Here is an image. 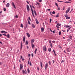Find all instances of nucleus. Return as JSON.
I'll use <instances>...</instances> for the list:
<instances>
[{
    "label": "nucleus",
    "instance_id": "obj_19",
    "mask_svg": "<svg viewBox=\"0 0 75 75\" xmlns=\"http://www.w3.org/2000/svg\"><path fill=\"white\" fill-rule=\"evenodd\" d=\"M64 27H66V28H68L69 27H70V26H68V25H65Z\"/></svg>",
    "mask_w": 75,
    "mask_h": 75
},
{
    "label": "nucleus",
    "instance_id": "obj_6",
    "mask_svg": "<svg viewBox=\"0 0 75 75\" xmlns=\"http://www.w3.org/2000/svg\"><path fill=\"white\" fill-rule=\"evenodd\" d=\"M64 16L65 17H66V19H70V17H68V15H67V14L65 15H64Z\"/></svg>",
    "mask_w": 75,
    "mask_h": 75
},
{
    "label": "nucleus",
    "instance_id": "obj_34",
    "mask_svg": "<svg viewBox=\"0 0 75 75\" xmlns=\"http://www.w3.org/2000/svg\"><path fill=\"white\" fill-rule=\"evenodd\" d=\"M58 47L60 49H62V47H61V46L60 45H59Z\"/></svg>",
    "mask_w": 75,
    "mask_h": 75
},
{
    "label": "nucleus",
    "instance_id": "obj_28",
    "mask_svg": "<svg viewBox=\"0 0 75 75\" xmlns=\"http://www.w3.org/2000/svg\"><path fill=\"white\" fill-rule=\"evenodd\" d=\"M48 50L49 51V52H51V48H49L48 49Z\"/></svg>",
    "mask_w": 75,
    "mask_h": 75
},
{
    "label": "nucleus",
    "instance_id": "obj_24",
    "mask_svg": "<svg viewBox=\"0 0 75 75\" xmlns=\"http://www.w3.org/2000/svg\"><path fill=\"white\" fill-rule=\"evenodd\" d=\"M6 37H7V38H10V35L8 34L7 35H6Z\"/></svg>",
    "mask_w": 75,
    "mask_h": 75
},
{
    "label": "nucleus",
    "instance_id": "obj_33",
    "mask_svg": "<svg viewBox=\"0 0 75 75\" xmlns=\"http://www.w3.org/2000/svg\"><path fill=\"white\" fill-rule=\"evenodd\" d=\"M55 5L57 6V7H58V4L57 3H55Z\"/></svg>",
    "mask_w": 75,
    "mask_h": 75
},
{
    "label": "nucleus",
    "instance_id": "obj_51",
    "mask_svg": "<svg viewBox=\"0 0 75 75\" xmlns=\"http://www.w3.org/2000/svg\"><path fill=\"white\" fill-rule=\"evenodd\" d=\"M26 2H27V3H28V4H29V2H28V1H26Z\"/></svg>",
    "mask_w": 75,
    "mask_h": 75
},
{
    "label": "nucleus",
    "instance_id": "obj_60",
    "mask_svg": "<svg viewBox=\"0 0 75 75\" xmlns=\"http://www.w3.org/2000/svg\"><path fill=\"white\" fill-rule=\"evenodd\" d=\"M28 64H30V61H28Z\"/></svg>",
    "mask_w": 75,
    "mask_h": 75
},
{
    "label": "nucleus",
    "instance_id": "obj_44",
    "mask_svg": "<svg viewBox=\"0 0 75 75\" xmlns=\"http://www.w3.org/2000/svg\"><path fill=\"white\" fill-rule=\"evenodd\" d=\"M51 21H52V19H50V23H51Z\"/></svg>",
    "mask_w": 75,
    "mask_h": 75
},
{
    "label": "nucleus",
    "instance_id": "obj_54",
    "mask_svg": "<svg viewBox=\"0 0 75 75\" xmlns=\"http://www.w3.org/2000/svg\"><path fill=\"white\" fill-rule=\"evenodd\" d=\"M67 41L68 42L71 41V40H70V39H68L67 40Z\"/></svg>",
    "mask_w": 75,
    "mask_h": 75
},
{
    "label": "nucleus",
    "instance_id": "obj_12",
    "mask_svg": "<svg viewBox=\"0 0 75 75\" xmlns=\"http://www.w3.org/2000/svg\"><path fill=\"white\" fill-rule=\"evenodd\" d=\"M23 42L24 43L25 42V36H24L23 38Z\"/></svg>",
    "mask_w": 75,
    "mask_h": 75
},
{
    "label": "nucleus",
    "instance_id": "obj_57",
    "mask_svg": "<svg viewBox=\"0 0 75 75\" xmlns=\"http://www.w3.org/2000/svg\"><path fill=\"white\" fill-rule=\"evenodd\" d=\"M3 35H4L5 36H6H6H7V35H6V34H3Z\"/></svg>",
    "mask_w": 75,
    "mask_h": 75
},
{
    "label": "nucleus",
    "instance_id": "obj_5",
    "mask_svg": "<svg viewBox=\"0 0 75 75\" xmlns=\"http://www.w3.org/2000/svg\"><path fill=\"white\" fill-rule=\"evenodd\" d=\"M69 10H70V7H69L68 9L66 11V14H68V13H69Z\"/></svg>",
    "mask_w": 75,
    "mask_h": 75
},
{
    "label": "nucleus",
    "instance_id": "obj_55",
    "mask_svg": "<svg viewBox=\"0 0 75 75\" xmlns=\"http://www.w3.org/2000/svg\"><path fill=\"white\" fill-rule=\"evenodd\" d=\"M61 31H63V32H65V30H62Z\"/></svg>",
    "mask_w": 75,
    "mask_h": 75
},
{
    "label": "nucleus",
    "instance_id": "obj_59",
    "mask_svg": "<svg viewBox=\"0 0 75 75\" xmlns=\"http://www.w3.org/2000/svg\"><path fill=\"white\" fill-rule=\"evenodd\" d=\"M63 10H65V6H64L63 7Z\"/></svg>",
    "mask_w": 75,
    "mask_h": 75
},
{
    "label": "nucleus",
    "instance_id": "obj_17",
    "mask_svg": "<svg viewBox=\"0 0 75 75\" xmlns=\"http://www.w3.org/2000/svg\"><path fill=\"white\" fill-rule=\"evenodd\" d=\"M22 72L23 74V75H24L25 74V70H22Z\"/></svg>",
    "mask_w": 75,
    "mask_h": 75
},
{
    "label": "nucleus",
    "instance_id": "obj_13",
    "mask_svg": "<svg viewBox=\"0 0 75 75\" xmlns=\"http://www.w3.org/2000/svg\"><path fill=\"white\" fill-rule=\"evenodd\" d=\"M41 31L42 32H43L44 31V28L42 27L41 28Z\"/></svg>",
    "mask_w": 75,
    "mask_h": 75
},
{
    "label": "nucleus",
    "instance_id": "obj_56",
    "mask_svg": "<svg viewBox=\"0 0 75 75\" xmlns=\"http://www.w3.org/2000/svg\"><path fill=\"white\" fill-rule=\"evenodd\" d=\"M15 17L16 18H18V16H15Z\"/></svg>",
    "mask_w": 75,
    "mask_h": 75
},
{
    "label": "nucleus",
    "instance_id": "obj_62",
    "mask_svg": "<svg viewBox=\"0 0 75 75\" xmlns=\"http://www.w3.org/2000/svg\"><path fill=\"white\" fill-rule=\"evenodd\" d=\"M53 33L54 34L55 33V30H54L53 31Z\"/></svg>",
    "mask_w": 75,
    "mask_h": 75
},
{
    "label": "nucleus",
    "instance_id": "obj_21",
    "mask_svg": "<svg viewBox=\"0 0 75 75\" xmlns=\"http://www.w3.org/2000/svg\"><path fill=\"white\" fill-rule=\"evenodd\" d=\"M28 44V41H26L25 45H27Z\"/></svg>",
    "mask_w": 75,
    "mask_h": 75
},
{
    "label": "nucleus",
    "instance_id": "obj_18",
    "mask_svg": "<svg viewBox=\"0 0 75 75\" xmlns=\"http://www.w3.org/2000/svg\"><path fill=\"white\" fill-rule=\"evenodd\" d=\"M21 58L22 59V61H24V58L23 57V56H21Z\"/></svg>",
    "mask_w": 75,
    "mask_h": 75
},
{
    "label": "nucleus",
    "instance_id": "obj_49",
    "mask_svg": "<svg viewBox=\"0 0 75 75\" xmlns=\"http://www.w3.org/2000/svg\"><path fill=\"white\" fill-rule=\"evenodd\" d=\"M25 74H27V70L25 69Z\"/></svg>",
    "mask_w": 75,
    "mask_h": 75
},
{
    "label": "nucleus",
    "instance_id": "obj_63",
    "mask_svg": "<svg viewBox=\"0 0 75 75\" xmlns=\"http://www.w3.org/2000/svg\"><path fill=\"white\" fill-rule=\"evenodd\" d=\"M67 3H71V2L69 1H67Z\"/></svg>",
    "mask_w": 75,
    "mask_h": 75
},
{
    "label": "nucleus",
    "instance_id": "obj_8",
    "mask_svg": "<svg viewBox=\"0 0 75 75\" xmlns=\"http://www.w3.org/2000/svg\"><path fill=\"white\" fill-rule=\"evenodd\" d=\"M23 64H20V69L21 70L23 68Z\"/></svg>",
    "mask_w": 75,
    "mask_h": 75
},
{
    "label": "nucleus",
    "instance_id": "obj_31",
    "mask_svg": "<svg viewBox=\"0 0 75 75\" xmlns=\"http://www.w3.org/2000/svg\"><path fill=\"white\" fill-rule=\"evenodd\" d=\"M59 13L57 14L56 17L57 18V17H59Z\"/></svg>",
    "mask_w": 75,
    "mask_h": 75
},
{
    "label": "nucleus",
    "instance_id": "obj_45",
    "mask_svg": "<svg viewBox=\"0 0 75 75\" xmlns=\"http://www.w3.org/2000/svg\"><path fill=\"white\" fill-rule=\"evenodd\" d=\"M37 69L38 71H39V70H40V69L39 67H38L37 68Z\"/></svg>",
    "mask_w": 75,
    "mask_h": 75
},
{
    "label": "nucleus",
    "instance_id": "obj_7",
    "mask_svg": "<svg viewBox=\"0 0 75 75\" xmlns=\"http://www.w3.org/2000/svg\"><path fill=\"white\" fill-rule=\"evenodd\" d=\"M43 50L44 51H47V47H46V46H44L43 47Z\"/></svg>",
    "mask_w": 75,
    "mask_h": 75
},
{
    "label": "nucleus",
    "instance_id": "obj_4",
    "mask_svg": "<svg viewBox=\"0 0 75 75\" xmlns=\"http://www.w3.org/2000/svg\"><path fill=\"white\" fill-rule=\"evenodd\" d=\"M12 6L13 7H14V8H15V9H16V6H15V5L14 4V2H12Z\"/></svg>",
    "mask_w": 75,
    "mask_h": 75
},
{
    "label": "nucleus",
    "instance_id": "obj_16",
    "mask_svg": "<svg viewBox=\"0 0 75 75\" xmlns=\"http://www.w3.org/2000/svg\"><path fill=\"white\" fill-rule=\"evenodd\" d=\"M40 66L42 68V62H40Z\"/></svg>",
    "mask_w": 75,
    "mask_h": 75
},
{
    "label": "nucleus",
    "instance_id": "obj_26",
    "mask_svg": "<svg viewBox=\"0 0 75 75\" xmlns=\"http://www.w3.org/2000/svg\"><path fill=\"white\" fill-rule=\"evenodd\" d=\"M34 13L35 16H37V13H36V11H35V9H34Z\"/></svg>",
    "mask_w": 75,
    "mask_h": 75
},
{
    "label": "nucleus",
    "instance_id": "obj_46",
    "mask_svg": "<svg viewBox=\"0 0 75 75\" xmlns=\"http://www.w3.org/2000/svg\"><path fill=\"white\" fill-rule=\"evenodd\" d=\"M30 56H31V54H28V56L29 57H30Z\"/></svg>",
    "mask_w": 75,
    "mask_h": 75
},
{
    "label": "nucleus",
    "instance_id": "obj_36",
    "mask_svg": "<svg viewBox=\"0 0 75 75\" xmlns=\"http://www.w3.org/2000/svg\"><path fill=\"white\" fill-rule=\"evenodd\" d=\"M52 14H55V12L53 11L52 12Z\"/></svg>",
    "mask_w": 75,
    "mask_h": 75
},
{
    "label": "nucleus",
    "instance_id": "obj_15",
    "mask_svg": "<svg viewBox=\"0 0 75 75\" xmlns=\"http://www.w3.org/2000/svg\"><path fill=\"white\" fill-rule=\"evenodd\" d=\"M21 49H22V48H23V42H21Z\"/></svg>",
    "mask_w": 75,
    "mask_h": 75
},
{
    "label": "nucleus",
    "instance_id": "obj_40",
    "mask_svg": "<svg viewBox=\"0 0 75 75\" xmlns=\"http://www.w3.org/2000/svg\"><path fill=\"white\" fill-rule=\"evenodd\" d=\"M67 52H69L70 51H69V49H68L67 50Z\"/></svg>",
    "mask_w": 75,
    "mask_h": 75
},
{
    "label": "nucleus",
    "instance_id": "obj_3",
    "mask_svg": "<svg viewBox=\"0 0 75 75\" xmlns=\"http://www.w3.org/2000/svg\"><path fill=\"white\" fill-rule=\"evenodd\" d=\"M26 7L27 10H28V13H29V12L30 11V8L29 7V6H28V5H26Z\"/></svg>",
    "mask_w": 75,
    "mask_h": 75
},
{
    "label": "nucleus",
    "instance_id": "obj_61",
    "mask_svg": "<svg viewBox=\"0 0 75 75\" xmlns=\"http://www.w3.org/2000/svg\"><path fill=\"white\" fill-rule=\"evenodd\" d=\"M60 8H58V10H60Z\"/></svg>",
    "mask_w": 75,
    "mask_h": 75
},
{
    "label": "nucleus",
    "instance_id": "obj_1",
    "mask_svg": "<svg viewBox=\"0 0 75 75\" xmlns=\"http://www.w3.org/2000/svg\"><path fill=\"white\" fill-rule=\"evenodd\" d=\"M30 7L31 8V11H32V15L33 17H35L34 15V13L33 12V8H32V7H33V8L35 9V7H34V5H33V4H32V6H31V5H30Z\"/></svg>",
    "mask_w": 75,
    "mask_h": 75
},
{
    "label": "nucleus",
    "instance_id": "obj_47",
    "mask_svg": "<svg viewBox=\"0 0 75 75\" xmlns=\"http://www.w3.org/2000/svg\"><path fill=\"white\" fill-rule=\"evenodd\" d=\"M49 64L50 65H51V62L50 61L49 62Z\"/></svg>",
    "mask_w": 75,
    "mask_h": 75
},
{
    "label": "nucleus",
    "instance_id": "obj_14",
    "mask_svg": "<svg viewBox=\"0 0 75 75\" xmlns=\"http://www.w3.org/2000/svg\"><path fill=\"white\" fill-rule=\"evenodd\" d=\"M26 34L28 36V37L29 38L30 37V33H27Z\"/></svg>",
    "mask_w": 75,
    "mask_h": 75
},
{
    "label": "nucleus",
    "instance_id": "obj_10",
    "mask_svg": "<svg viewBox=\"0 0 75 75\" xmlns=\"http://www.w3.org/2000/svg\"><path fill=\"white\" fill-rule=\"evenodd\" d=\"M6 7H9L10 6V4L9 3H8L6 4Z\"/></svg>",
    "mask_w": 75,
    "mask_h": 75
},
{
    "label": "nucleus",
    "instance_id": "obj_53",
    "mask_svg": "<svg viewBox=\"0 0 75 75\" xmlns=\"http://www.w3.org/2000/svg\"><path fill=\"white\" fill-rule=\"evenodd\" d=\"M56 27L58 28H59V26L58 25H56Z\"/></svg>",
    "mask_w": 75,
    "mask_h": 75
},
{
    "label": "nucleus",
    "instance_id": "obj_43",
    "mask_svg": "<svg viewBox=\"0 0 75 75\" xmlns=\"http://www.w3.org/2000/svg\"><path fill=\"white\" fill-rule=\"evenodd\" d=\"M21 27L22 28H23V24H21Z\"/></svg>",
    "mask_w": 75,
    "mask_h": 75
},
{
    "label": "nucleus",
    "instance_id": "obj_27",
    "mask_svg": "<svg viewBox=\"0 0 75 75\" xmlns=\"http://www.w3.org/2000/svg\"><path fill=\"white\" fill-rule=\"evenodd\" d=\"M53 51L54 52V54L55 56H57V54H56L55 53V50H53Z\"/></svg>",
    "mask_w": 75,
    "mask_h": 75
},
{
    "label": "nucleus",
    "instance_id": "obj_42",
    "mask_svg": "<svg viewBox=\"0 0 75 75\" xmlns=\"http://www.w3.org/2000/svg\"><path fill=\"white\" fill-rule=\"evenodd\" d=\"M58 2H60V3H61V2H62L63 1H59V0H58V1H57Z\"/></svg>",
    "mask_w": 75,
    "mask_h": 75
},
{
    "label": "nucleus",
    "instance_id": "obj_32",
    "mask_svg": "<svg viewBox=\"0 0 75 75\" xmlns=\"http://www.w3.org/2000/svg\"><path fill=\"white\" fill-rule=\"evenodd\" d=\"M2 33H5V31H1Z\"/></svg>",
    "mask_w": 75,
    "mask_h": 75
},
{
    "label": "nucleus",
    "instance_id": "obj_52",
    "mask_svg": "<svg viewBox=\"0 0 75 75\" xmlns=\"http://www.w3.org/2000/svg\"><path fill=\"white\" fill-rule=\"evenodd\" d=\"M49 43H51V40H50L49 42Z\"/></svg>",
    "mask_w": 75,
    "mask_h": 75
},
{
    "label": "nucleus",
    "instance_id": "obj_50",
    "mask_svg": "<svg viewBox=\"0 0 75 75\" xmlns=\"http://www.w3.org/2000/svg\"><path fill=\"white\" fill-rule=\"evenodd\" d=\"M64 62V60H62L61 61V63H63V62Z\"/></svg>",
    "mask_w": 75,
    "mask_h": 75
},
{
    "label": "nucleus",
    "instance_id": "obj_39",
    "mask_svg": "<svg viewBox=\"0 0 75 75\" xmlns=\"http://www.w3.org/2000/svg\"><path fill=\"white\" fill-rule=\"evenodd\" d=\"M4 11H6V8H4Z\"/></svg>",
    "mask_w": 75,
    "mask_h": 75
},
{
    "label": "nucleus",
    "instance_id": "obj_29",
    "mask_svg": "<svg viewBox=\"0 0 75 75\" xmlns=\"http://www.w3.org/2000/svg\"><path fill=\"white\" fill-rule=\"evenodd\" d=\"M37 51V48H36L35 50V54H36V52Z\"/></svg>",
    "mask_w": 75,
    "mask_h": 75
},
{
    "label": "nucleus",
    "instance_id": "obj_9",
    "mask_svg": "<svg viewBox=\"0 0 75 75\" xmlns=\"http://www.w3.org/2000/svg\"><path fill=\"white\" fill-rule=\"evenodd\" d=\"M35 21L36 22V24H38L39 23V22H38V20H37V19L36 18L35 19Z\"/></svg>",
    "mask_w": 75,
    "mask_h": 75
},
{
    "label": "nucleus",
    "instance_id": "obj_38",
    "mask_svg": "<svg viewBox=\"0 0 75 75\" xmlns=\"http://www.w3.org/2000/svg\"><path fill=\"white\" fill-rule=\"evenodd\" d=\"M28 23L29 24H31V23H30V22L28 20Z\"/></svg>",
    "mask_w": 75,
    "mask_h": 75
},
{
    "label": "nucleus",
    "instance_id": "obj_35",
    "mask_svg": "<svg viewBox=\"0 0 75 75\" xmlns=\"http://www.w3.org/2000/svg\"><path fill=\"white\" fill-rule=\"evenodd\" d=\"M71 27H70L67 30H68V31H69V30H70V29H71Z\"/></svg>",
    "mask_w": 75,
    "mask_h": 75
},
{
    "label": "nucleus",
    "instance_id": "obj_37",
    "mask_svg": "<svg viewBox=\"0 0 75 75\" xmlns=\"http://www.w3.org/2000/svg\"><path fill=\"white\" fill-rule=\"evenodd\" d=\"M61 31H60L59 32V35H61Z\"/></svg>",
    "mask_w": 75,
    "mask_h": 75
},
{
    "label": "nucleus",
    "instance_id": "obj_2",
    "mask_svg": "<svg viewBox=\"0 0 75 75\" xmlns=\"http://www.w3.org/2000/svg\"><path fill=\"white\" fill-rule=\"evenodd\" d=\"M34 41H35V40L34 39H32L31 40V44L32 48H34V47H35V45L33 44V42H34Z\"/></svg>",
    "mask_w": 75,
    "mask_h": 75
},
{
    "label": "nucleus",
    "instance_id": "obj_20",
    "mask_svg": "<svg viewBox=\"0 0 75 75\" xmlns=\"http://www.w3.org/2000/svg\"><path fill=\"white\" fill-rule=\"evenodd\" d=\"M69 38L70 39H71V40H72V37L71 36H69Z\"/></svg>",
    "mask_w": 75,
    "mask_h": 75
},
{
    "label": "nucleus",
    "instance_id": "obj_25",
    "mask_svg": "<svg viewBox=\"0 0 75 75\" xmlns=\"http://www.w3.org/2000/svg\"><path fill=\"white\" fill-rule=\"evenodd\" d=\"M50 45L51 48H52V47H53L52 44V43H51L50 44Z\"/></svg>",
    "mask_w": 75,
    "mask_h": 75
},
{
    "label": "nucleus",
    "instance_id": "obj_48",
    "mask_svg": "<svg viewBox=\"0 0 75 75\" xmlns=\"http://www.w3.org/2000/svg\"><path fill=\"white\" fill-rule=\"evenodd\" d=\"M39 2H42V0H39Z\"/></svg>",
    "mask_w": 75,
    "mask_h": 75
},
{
    "label": "nucleus",
    "instance_id": "obj_11",
    "mask_svg": "<svg viewBox=\"0 0 75 75\" xmlns=\"http://www.w3.org/2000/svg\"><path fill=\"white\" fill-rule=\"evenodd\" d=\"M47 68H48V63H47L45 64V69H46Z\"/></svg>",
    "mask_w": 75,
    "mask_h": 75
},
{
    "label": "nucleus",
    "instance_id": "obj_30",
    "mask_svg": "<svg viewBox=\"0 0 75 75\" xmlns=\"http://www.w3.org/2000/svg\"><path fill=\"white\" fill-rule=\"evenodd\" d=\"M27 71H28V74H29V73H30V69H29V68H28L27 69Z\"/></svg>",
    "mask_w": 75,
    "mask_h": 75
},
{
    "label": "nucleus",
    "instance_id": "obj_23",
    "mask_svg": "<svg viewBox=\"0 0 75 75\" xmlns=\"http://www.w3.org/2000/svg\"><path fill=\"white\" fill-rule=\"evenodd\" d=\"M57 25L59 26H61V23H57Z\"/></svg>",
    "mask_w": 75,
    "mask_h": 75
},
{
    "label": "nucleus",
    "instance_id": "obj_58",
    "mask_svg": "<svg viewBox=\"0 0 75 75\" xmlns=\"http://www.w3.org/2000/svg\"><path fill=\"white\" fill-rule=\"evenodd\" d=\"M31 55H32V57H33V53H32L31 54Z\"/></svg>",
    "mask_w": 75,
    "mask_h": 75
},
{
    "label": "nucleus",
    "instance_id": "obj_22",
    "mask_svg": "<svg viewBox=\"0 0 75 75\" xmlns=\"http://www.w3.org/2000/svg\"><path fill=\"white\" fill-rule=\"evenodd\" d=\"M32 25L33 28H35V25H34V24L32 23Z\"/></svg>",
    "mask_w": 75,
    "mask_h": 75
},
{
    "label": "nucleus",
    "instance_id": "obj_41",
    "mask_svg": "<svg viewBox=\"0 0 75 75\" xmlns=\"http://www.w3.org/2000/svg\"><path fill=\"white\" fill-rule=\"evenodd\" d=\"M47 11H51V9H47Z\"/></svg>",
    "mask_w": 75,
    "mask_h": 75
},
{
    "label": "nucleus",
    "instance_id": "obj_64",
    "mask_svg": "<svg viewBox=\"0 0 75 75\" xmlns=\"http://www.w3.org/2000/svg\"><path fill=\"white\" fill-rule=\"evenodd\" d=\"M55 41L54 40L52 41V42H53L54 43H55Z\"/></svg>",
    "mask_w": 75,
    "mask_h": 75
}]
</instances>
